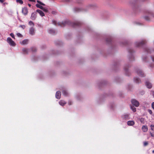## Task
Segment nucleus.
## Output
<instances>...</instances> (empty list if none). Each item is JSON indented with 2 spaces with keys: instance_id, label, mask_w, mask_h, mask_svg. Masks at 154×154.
I'll return each instance as SVG.
<instances>
[{
  "instance_id": "23",
  "label": "nucleus",
  "mask_w": 154,
  "mask_h": 154,
  "mask_svg": "<svg viewBox=\"0 0 154 154\" xmlns=\"http://www.w3.org/2000/svg\"><path fill=\"white\" fill-rule=\"evenodd\" d=\"M16 2L17 3L21 5L23 3V2L22 0H16Z\"/></svg>"
},
{
  "instance_id": "50",
  "label": "nucleus",
  "mask_w": 154,
  "mask_h": 154,
  "mask_svg": "<svg viewBox=\"0 0 154 154\" xmlns=\"http://www.w3.org/2000/svg\"><path fill=\"white\" fill-rule=\"evenodd\" d=\"M70 0H66L67 2H70Z\"/></svg>"
},
{
  "instance_id": "39",
  "label": "nucleus",
  "mask_w": 154,
  "mask_h": 154,
  "mask_svg": "<svg viewBox=\"0 0 154 154\" xmlns=\"http://www.w3.org/2000/svg\"><path fill=\"white\" fill-rule=\"evenodd\" d=\"M52 23H53L55 25H57V23L56 21L55 20H53L52 21Z\"/></svg>"
},
{
  "instance_id": "13",
  "label": "nucleus",
  "mask_w": 154,
  "mask_h": 154,
  "mask_svg": "<svg viewBox=\"0 0 154 154\" xmlns=\"http://www.w3.org/2000/svg\"><path fill=\"white\" fill-rule=\"evenodd\" d=\"M134 124V122L133 121H129L127 122V125L129 126L133 125Z\"/></svg>"
},
{
  "instance_id": "54",
  "label": "nucleus",
  "mask_w": 154,
  "mask_h": 154,
  "mask_svg": "<svg viewBox=\"0 0 154 154\" xmlns=\"http://www.w3.org/2000/svg\"><path fill=\"white\" fill-rule=\"evenodd\" d=\"M31 6V5L29 4V7H30Z\"/></svg>"
},
{
  "instance_id": "49",
  "label": "nucleus",
  "mask_w": 154,
  "mask_h": 154,
  "mask_svg": "<svg viewBox=\"0 0 154 154\" xmlns=\"http://www.w3.org/2000/svg\"><path fill=\"white\" fill-rule=\"evenodd\" d=\"M150 66L151 67H153V66H154V65H150Z\"/></svg>"
},
{
  "instance_id": "15",
  "label": "nucleus",
  "mask_w": 154,
  "mask_h": 154,
  "mask_svg": "<svg viewBox=\"0 0 154 154\" xmlns=\"http://www.w3.org/2000/svg\"><path fill=\"white\" fill-rule=\"evenodd\" d=\"M36 12H37L38 13L40 14V16H41L42 17H43V16H45V14H44V13H43V12L41 10H39V9L37 10H36Z\"/></svg>"
},
{
  "instance_id": "3",
  "label": "nucleus",
  "mask_w": 154,
  "mask_h": 154,
  "mask_svg": "<svg viewBox=\"0 0 154 154\" xmlns=\"http://www.w3.org/2000/svg\"><path fill=\"white\" fill-rule=\"evenodd\" d=\"M146 41L145 40H143L140 42H136V46L137 47H139L142 46L146 43Z\"/></svg>"
},
{
  "instance_id": "40",
  "label": "nucleus",
  "mask_w": 154,
  "mask_h": 154,
  "mask_svg": "<svg viewBox=\"0 0 154 154\" xmlns=\"http://www.w3.org/2000/svg\"><path fill=\"white\" fill-rule=\"evenodd\" d=\"M152 109L154 110V102H153L152 104Z\"/></svg>"
},
{
  "instance_id": "18",
  "label": "nucleus",
  "mask_w": 154,
  "mask_h": 154,
  "mask_svg": "<svg viewBox=\"0 0 154 154\" xmlns=\"http://www.w3.org/2000/svg\"><path fill=\"white\" fill-rule=\"evenodd\" d=\"M141 123L144 124L145 123V119L143 118H141L139 119Z\"/></svg>"
},
{
  "instance_id": "27",
  "label": "nucleus",
  "mask_w": 154,
  "mask_h": 154,
  "mask_svg": "<svg viewBox=\"0 0 154 154\" xmlns=\"http://www.w3.org/2000/svg\"><path fill=\"white\" fill-rule=\"evenodd\" d=\"M145 51L147 52V53H151L150 50L148 48H146L145 49Z\"/></svg>"
},
{
  "instance_id": "52",
  "label": "nucleus",
  "mask_w": 154,
  "mask_h": 154,
  "mask_svg": "<svg viewBox=\"0 0 154 154\" xmlns=\"http://www.w3.org/2000/svg\"><path fill=\"white\" fill-rule=\"evenodd\" d=\"M148 12L149 13V14H151V12Z\"/></svg>"
},
{
  "instance_id": "17",
  "label": "nucleus",
  "mask_w": 154,
  "mask_h": 154,
  "mask_svg": "<svg viewBox=\"0 0 154 154\" xmlns=\"http://www.w3.org/2000/svg\"><path fill=\"white\" fill-rule=\"evenodd\" d=\"M35 33L34 29L33 27L31 28L30 29V34L31 35H33Z\"/></svg>"
},
{
  "instance_id": "31",
  "label": "nucleus",
  "mask_w": 154,
  "mask_h": 154,
  "mask_svg": "<svg viewBox=\"0 0 154 154\" xmlns=\"http://www.w3.org/2000/svg\"><path fill=\"white\" fill-rule=\"evenodd\" d=\"M148 144V142L146 141H145L143 142V146H147Z\"/></svg>"
},
{
  "instance_id": "29",
  "label": "nucleus",
  "mask_w": 154,
  "mask_h": 154,
  "mask_svg": "<svg viewBox=\"0 0 154 154\" xmlns=\"http://www.w3.org/2000/svg\"><path fill=\"white\" fill-rule=\"evenodd\" d=\"M42 10H43V11L46 12H47L48 11V10L47 8H45L43 7V9Z\"/></svg>"
},
{
  "instance_id": "41",
  "label": "nucleus",
  "mask_w": 154,
  "mask_h": 154,
  "mask_svg": "<svg viewBox=\"0 0 154 154\" xmlns=\"http://www.w3.org/2000/svg\"><path fill=\"white\" fill-rule=\"evenodd\" d=\"M111 41V39L110 38H107L106 40V41L107 42H110Z\"/></svg>"
},
{
  "instance_id": "34",
  "label": "nucleus",
  "mask_w": 154,
  "mask_h": 154,
  "mask_svg": "<svg viewBox=\"0 0 154 154\" xmlns=\"http://www.w3.org/2000/svg\"><path fill=\"white\" fill-rule=\"evenodd\" d=\"M10 35L13 38H15L14 37V35L13 33H11L10 34Z\"/></svg>"
},
{
  "instance_id": "19",
  "label": "nucleus",
  "mask_w": 154,
  "mask_h": 154,
  "mask_svg": "<svg viewBox=\"0 0 154 154\" xmlns=\"http://www.w3.org/2000/svg\"><path fill=\"white\" fill-rule=\"evenodd\" d=\"M59 104L62 106H64L66 103V102L63 100H61L59 102Z\"/></svg>"
},
{
  "instance_id": "37",
  "label": "nucleus",
  "mask_w": 154,
  "mask_h": 154,
  "mask_svg": "<svg viewBox=\"0 0 154 154\" xmlns=\"http://www.w3.org/2000/svg\"><path fill=\"white\" fill-rule=\"evenodd\" d=\"M129 52L131 54L134 52L133 51L132 49H130L129 50Z\"/></svg>"
},
{
  "instance_id": "42",
  "label": "nucleus",
  "mask_w": 154,
  "mask_h": 154,
  "mask_svg": "<svg viewBox=\"0 0 154 154\" xmlns=\"http://www.w3.org/2000/svg\"><path fill=\"white\" fill-rule=\"evenodd\" d=\"M82 0H77V1L78 3H80L81 2Z\"/></svg>"
},
{
  "instance_id": "26",
  "label": "nucleus",
  "mask_w": 154,
  "mask_h": 154,
  "mask_svg": "<svg viewBox=\"0 0 154 154\" xmlns=\"http://www.w3.org/2000/svg\"><path fill=\"white\" fill-rule=\"evenodd\" d=\"M131 108L133 112H135L136 111V108L134 107L131 106Z\"/></svg>"
},
{
  "instance_id": "47",
  "label": "nucleus",
  "mask_w": 154,
  "mask_h": 154,
  "mask_svg": "<svg viewBox=\"0 0 154 154\" xmlns=\"http://www.w3.org/2000/svg\"><path fill=\"white\" fill-rule=\"evenodd\" d=\"M0 2L1 3H3L4 2V1L3 0H0Z\"/></svg>"
},
{
  "instance_id": "38",
  "label": "nucleus",
  "mask_w": 154,
  "mask_h": 154,
  "mask_svg": "<svg viewBox=\"0 0 154 154\" xmlns=\"http://www.w3.org/2000/svg\"><path fill=\"white\" fill-rule=\"evenodd\" d=\"M149 134L151 136L153 137H154V133H152L151 132H150Z\"/></svg>"
},
{
  "instance_id": "51",
  "label": "nucleus",
  "mask_w": 154,
  "mask_h": 154,
  "mask_svg": "<svg viewBox=\"0 0 154 154\" xmlns=\"http://www.w3.org/2000/svg\"><path fill=\"white\" fill-rule=\"evenodd\" d=\"M152 152L153 153H154V150H153L152 151Z\"/></svg>"
},
{
  "instance_id": "2",
  "label": "nucleus",
  "mask_w": 154,
  "mask_h": 154,
  "mask_svg": "<svg viewBox=\"0 0 154 154\" xmlns=\"http://www.w3.org/2000/svg\"><path fill=\"white\" fill-rule=\"evenodd\" d=\"M7 42L11 46H15L16 45L15 43L10 37H8L7 38Z\"/></svg>"
},
{
  "instance_id": "9",
  "label": "nucleus",
  "mask_w": 154,
  "mask_h": 154,
  "mask_svg": "<svg viewBox=\"0 0 154 154\" xmlns=\"http://www.w3.org/2000/svg\"><path fill=\"white\" fill-rule=\"evenodd\" d=\"M146 85L149 88H151L152 86V85L151 83L147 81H146Z\"/></svg>"
},
{
  "instance_id": "43",
  "label": "nucleus",
  "mask_w": 154,
  "mask_h": 154,
  "mask_svg": "<svg viewBox=\"0 0 154 154\" xmlns=\"http://www.w3.org/2000/svg\"><path fill=\"white\" fill-rule=\"evenodd\" d=\"M151 58L153 62H154V56H152L151 57Z\"/></svg>"
},
{
  "instance_id": "6",
  "label": "nucleus",
  "mask_w": 154,
  "mask_h": 154,
  "mask_svg": "<svg viewBox=\"0 0 154 154\" xmlns=\"http://www.w3.org/2000/svg\"><path fill=\"white\" fill-rule=\"evenodd\" d=\"M137 72L138 75L140 76L143 77L144 76V74L142 71L140 69H138L137 70Z\"/></svg>"
},
{
  "instance_id": "7",
  "label": "nucleus",
  "mask_w": 154,
  "mask_h": 154,
  "mask_svg": "<svg viewBox=\"0 0 154 154\" xmlns=\"http://www.w3.org/2000/svg\"><path fill=\"white\" fill-rule=\"evenodd\" d=\"M29 42V40L28 39H25L21 42H20V43L22 45H25L27 44Z\"/></svg>"
},
{
  "instance_id": "8",
  "label": "nucleus",
  "mask_w": 154,
  "mask_h": 154,
  "mask_svg": "<svg viewBox=\"0 0 154 154\" xmlns=\"http://www.w3.org/2000/svg\"><path fill=\"white\" fill-rule=\"evenodd\" d=\"M36 12H35L32 13L31 17V18L32 20H34L35 19L36 17Z\"/></svg>"
},
{
  "instance_id": "16",
  "label": "nucleus",
  "mask_w": 154,
  "mask_h": 154,
  "mask_svg": "<svg viewBox=\"0 0 154 154\" xmlns=\"http://www.w3.org/2000/svg\"><path fill=\"white\" fill-rule=\"evenodd\" d=\"M134 80L135 82L137 83H139L141 82V81L140 80V79L137 78H134Z\"/></svg>"
},
{
  "instance_id": "5",
  "label": "nucleus",
  "mask_w": 154,
  "mask_h": 154,
  "mask_svg": "<svg viewBox=\"0 0 154 154\" xmlns=\"http://www.w3.org/2000/svg\"><path fill=\"white\" fill-rule=\"evenodd\" d=\"M131 102L132 104L136 107H138L139 105V102L135 99H132L131 101Z\"/></svg>"
},
{
  "instance_id": "20",
  "label": "nucleus",
  "mask_w": 154,
  "mask_h": 154,
  "mask_svg": "<svg viewBox=\"0 0 154 154\" xmlns=\"http://www.w3.org/2000/svg\"><path fill=\"white\" fill-rule=\"evenodd\" d=\"M49 33L52 34H54L55 32L54 30L52 29H50L48 31Z\"/></svg>"
},
{
  "instance_id": "44",
  "label": "nucleus",
  "mask_w": 154,
  "mask_h": 154,
  "mask_svg": "<svg viewBox=\"0 0 154 154\" xmlns=\"http://www.w3.org/2000/svg\"><path fill=\"white\" fill-rule=\"evenodd\" d=\"M68 104L69 105H71L72 104V103L71 101H70L68 102Z\"/></svg>"
},
{
  "instance_id": "45",
  "label": "nucleus",
  "mask_w": 154,
  "mask_h": 154,
  "mask_svg": "<svg viewBox=\"0 0 154 154\" xmlns=\"http://www.w3.org/2000/svg\"><path fill=\"white\" fill-rule=\"evenodd\" d=\"M30 1L35 2V0H29V2Z\"/></svg>"
},
{
  "instance_id": "1",
  "label": "nucleus",
  "mask_w": 154,
  "mask_h": 154,
  "mask_svg": "<svg viewBox=\"0 0 154 154\" xmlns=\"http://www.w3.org/2000/svg\"><path fill=\"white\" fill-rule=\"evenodd\" d=\"M57 24L58 26H60L61 27H64L67 25H68L75 27L81 25V23L79 22L72 23L69 20H66L65 21L62 22V23H58Z\"/></svg>"
},
{
  "instance_id": "22",
  "label": "nucleus",
  "mask_w": 154,
  "mask_h": 154,
  "mask_svg": "<svg viewBox=\"0 0 154 154\" xmlns=\"http://www.w3.org/2000/svg\"><path fill=\"white\" fill-rule=\"evenodd\" d=\"M128 115L127 114L124 115L122 116V118L125 119H128Z\"/></svg>"
},
{
  "instance_id": "53",
  "label": "nucleus",
  "mask_w": 154,
  "mask_h": 154,
  "mask_svg": "<svg viewBox=\"0 0 154 154\" xmlns=\"http://www.w3.org/2000/svg\"><path fill=\"white\" fill-rule=\"evenodd\" d=\"M54 12H53V11L52 12V13L53 14H54Z\"/></svg>"
},
{
  "instance_id": "11",
  "label": "nucleus",
  "mask_w": 154,
  "mask_h": 154,
  "mask_svg": "<svg viewBox=\"0 0 154 154\" xmlns=\"http://www.w3.org/2000/svg\"><path fill=\"white\" fill-rule=\"evenodd\" d=\"M142 130L143 132H146L148 131V128L146 125H143L142 127Z\"/></svg>"
},
{
  "instance_id": "14",
  "label": "nucleus",
  "mask_w": 154,
  "mask_h": 154,
  "mask_svg": "<svg viewBox=\"0 0 154 154\" xmlns=\"http://www.w3.org/2000/svg\"><path fill=\"white\" fill-rule=\"evenodd\" d=\"M22 13L24 15H26L28 13V10L27 8L26 7H24L23 8L22 10Z\"/></svg>"
},
{
  "instance_id": "24",
  "label": "nucleus",
  "mask_w": 154,
  "mask_h": 154,
  "mask_svg": "<svg viewBox=\"0 0 154 154\" xmlns=\"http://www.w3.org/2000/svg\"><path fill=\"white\" fill-rule=\"evenodd\" d=\"M63 94L65 96H67L68 95V92L66 91L63 90Z\"/></svg>"
},
{
  "instance_id": "25",
  "label": "nucleus",
  "mask_w": 154,
  "mask_h": 154,
  "mask_svg": "<svg viewBox=\"0 0 154 154\" xmlns=\"http://www.w3.org/2000/svg\"><path fill=\"white\" fill-rule=\"evenodd\" d=\"M31 50L32 52H35L36 51L37 49L35 47H32L31 48Z\"/></svg>"
},
{
  "instance_id": "55",
  "label": "nucleus",
  "mask_w": 154,
  "mask_h": 154,
  "mask_svg": "<svg viewBox=\"0 0 154 154\" xmlns=\"http://www.w3.org/2000/svg\"><path fill=\"white\" fill-rule=\"evenodd\" d=\"M28 5L29 6V4H28Z\"/></svg>"
},
{
  "instance_id": "36",
  "label": "nucleus",
  "mask_w": 154,
  "mask_h": 154,
  "mask_svg": "<svg viewBox=\"0 0 154 154\" xmlns=\"http://www.w3.org/2000/svg\"><path fill=\"white\" fill-rule=\"evenodd\" d=\"M148 111L150 114L152 115V111L151 109H148Z\"/></svg>"
},
{
  "instance_id": "10",
  "label": "nucleus",
  "mask_w": 154,
  "mask_h": 154,
  "mask_svg": "<svg viewBox=\"0 0 154 154\" xmlns=\"http://www.w3.org/2000/svg\"><path fill=\"white\" fill-rule=\"evenodd\" d=\"M61 93L60 91H57L56 94V97L57 99H60V98Z\"/></svg>"
},
{
  "instance_id": "46",
  "label": "nucleus",
  "mask_w": 154,
  "mask_h": 154,
  "mask_svg": "<svg viewBox=\"0 0 154 154\" xmlns=\"http://www.w3.org/2000/svg\"><path fill=\"white\" fill-rule=\"evenodd\" d=\"M124 69H125V72H127L128 70V69H126V68H124Z\"/></svg>"
},
{
  "instance_id": "32",
  "label": "nucleus",
  "mask_w": 154,
  "mask_h": 154,
  "mask_svg": "<svg viewBox=\"0 0 154 154\" xmlns=\"http://www.w3.org/2000/svg\"><path fill=\"white\" fill-rule=\"evenodd\" d=\"M17 35L18 37H22V35L20 33H17Z\"/></svg>"
},
{
  "instance_id": "12",
  "label": "nucleus",
  "mask_w": 154,
  "mask_h": 154,
  "mask_svg": "<svg viewBox=\"0 0 154 154\" xmlns=\"http://www.w3.org/2000/svg\"><path fill=\"white\" fill-rule=\"evenodd\" d=\"M22 51L23 54H28L29 52L28 49L27 48H23L22 49Z\"/></svg>"
},
{
  "instance_id": "4",
  "label": "nucleus",
  "mask_w": 154,
  "mask_h": 154,
  "mask_svg": "<svg viewBox=\"0 0 154 154\" xmlns=\"http://www.w3.org/2000/svg\"><path fill=\"white\" fill-rule=\"evenodd\" d=\"M37 2L39 4H36V6L37 7L41 9L42 10V9H43V7L41 5H45V4H44L43 3H42V2L38 0H37Z\"/></svg>"
},
{
  "instance_id": "21",
  "label": "nucleus",
  "mask_w": 154,
  "mask_h": 154,
  "mask_svg": "<svg viewBox=\"0 0 154 154\" xmlns=\"http://www.w3.org/2000/svg\"><path fill=\"white\" fill-rule=\"evenodd\" d=\"M75 10L76 12H80L84 10V9L79 8H75Z\"/></svg>"
},
{
  "instance_id": "28",
  "label": "nucleus",
  "mask_w": 154,
  "mask_h": 154,
  "mask_svg": "<svg viewBox=\"0 0 154 154\" xmlns=\"http://www.w3.org/2000/svg\"><path fill=\"white\" fill-rule=\"evenodd\" d=\"M151 129V130L154 131V125H150Z\"/></svg>"
},
{
  "instance_id": "35",
  "label": "nucleus",
  "mask_w": 154,
  "mask_h": 154,
  "mask_svg": "<svg viewBox=\"0 0 154 154\" xmlns=\"http://www.w3.org/2000/svg\"><path fill=\"white\" fill-rule=\"evenodd\" d=\"M19 27L22 28L23 29H24L25 28V26L24 25H20Z\"/></svg>"
},
{
  "instance_id": "33",
  "label": "nucleus",
  "mask_w": 154,
  "mask_h": 154,
  "mask_svg": "<svg viewBox=\"0 0 154 154\" xmlns=\"http://www.w3.org/2000/svg\"><path fill=\"white\" fill-rule=\"evenodd\" d=\"M29 25H31L32 26H34L33 23L31 21H29Z\"/></svg>"
},
{
  "instance_id": "30",
  "label": "nucleus",
  "mask_w": 154,
  "mask_h": 154,
  "mask_svg": "<svg viewBox=\"0 0 154 154\" xmlns=\"http://www.w3.org/2000/svg\"><path fill=\"white\" fill-rule=\"evenodd\" d=\"M144 18L146 20H149L150 19L149 17L148 16H145V17H144Z\"/></svg>"
},
{
  "instance_id": "48",
  "label": "nucleus",
  "mask_w": 154,
  "mask_h": 154,
  "mask_svg": "<svg viewBox=\"0 0 154 154\" xmlns=\"http://www.w3.org/2000/svg\"><path fill=\"white\" fill-rule=\"evenodd\" d=\"M146 59V58H143V60L144 61H146V60H145V59Z\"/></svg>"
}]
</instances>
